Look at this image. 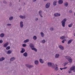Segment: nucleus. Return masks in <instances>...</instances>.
Listing matches in <instances>:
<instances>
[{"mask_svg": "<svg viewBox=\"0 0 75 75\" xmlns=\"http://www.w3.org/2000/svg\"><path fill=\"white\" fill-rule=\"evenodd\" d=\"M30 46L31 47V48H32V50H34V51H35L36 52L37 51V50L34 48V45L33 44H30Z\"/></svg>", "mask_w": 75, "mask_h": 75, "instance_id": "obj_1", "label": "nucleus"}, {"mask_svg": "<svg viewBox=\"0 0 75 75\" xmlns=\"http://www.w3.org/2000/svg\"><path fill=\"white\" fill-rule=\"evenodd\" d=\"M65 58L68 60L69 62L70 63H72V59H71L70 57L66 56Z\"/></svg>", "mask_w": 75, "mask_h": 75, "instance_id": "obj_2", "label": "nucleus"}, {"mask_svg": "<svg viewBox=\"0 0 75 75\" xmlns=\"http://www.w3.org/2000/svg\"><path fill=\"white\" fill-rule=\"evenodd\" d=\"M67 21V19L65 18L64 19L63 21H62V25L63 27H65V21Z\"/></svg>", "mask_w": 75, "mask_h": 75, "instance_id": "obj_3", "label": "nucleus"}, {"mask_svg": "<svg viewBox=\"0 0 75 75\" xmlns=\"http://www.w3.org/2000/svg\"><path fill=\"white\" fill-rule=\"evenodd\" d=\"M48 66H54V64L52 63L48 62Z\"/></svg>", "mask_w": 75, "mask_h": 75, "instance_id": "obj_4", "label": "nucleus"}, {"mask_svg": "<svg viewBox=\"0 0 75 75\" xmlns=\"http://www.w3.org/2000/svg\"><path fill=\"white\" fill-rule=\"evenodd\" d=\"M50 3H47L46 5V8H48L50 7Z\"/></svg>", "mask_w": 75, "mask_h": 75, "instance_id": "obj_5", "label": "nucleus"}, {"mask_svg": "<svg viewBox=\"0 0 75 75\" xmlns=\"http://www.w3.org/2000/svg\"><path fill=\"white\" fill-rule=\"evenodd\" d=\"M75 66H73L70 69V71H73L74 70H75Z\"/></svg>", "mask_w": 75, "mask_h": 75, "instance_id": "obj_6", "label": "nucleus"}, {"mask_svg": "<svg viewBox=\"0 0 75 75\" xmlns=\"http://www.w3.org/2000/svg\"><path fill=\"white\" fill-rule=\"evenodd\" d=\"M54 16L55 17H58V16H60V14L59 13H56L54 14Z\"/></svg>", "mask_w": 75, "mask_h": 75, "instance_id": "obj_7", "label": "nucleus"}, {"mask_svg": "<svg viewBox=\"0 0 75 75\" xmlns=\"http://www.w3.org/2000/svg\"><path fill=\"white\" fill-rule=\"evenodd\" d=\"M59 4H62L63 3V1L62 0H59L58 1Z\"/></svg>", "mask_w": 75, "mask_h": 75, "instance_id": "obj_8", "label": "nucleus"}, {"mask_svg": "<svg viewBox=\"0 0 75 75\" xmlns=\"http://www.w3.org/2000/svg\"><path fill=\"white\" fill-rule=\"evenodd\" d=\"M59 47L60 48L61 50H64V47H63L61 45H59Z\"/></svg>", "mask_w": 75, "mask_h": 75, "instance_id": "obj_9", "label": "nucleus"}, {"mask_svg": "<svg viewBox=\"0 0 75 75\" xmlns=\"http://www.w3.org/2000/svg\"><path fill=\"white\" fill-rule=\"evenodd\" d=\"M23 23L22 21L20 23V26L21 27H23Z\"/></svg>", "mask_w": 75, "mask_h": 75, "instance_id": "obj_10", "label": "nucleus"}, {"mask_svg": "<svg viewBox=\"0 0 75 75\" xmlns=\"http://www.w3.org/2000/svg\"><path fill=\"white\" fill-rule=\"evenodd\" d=\"M8 45V42H7L6 43L4 44V47H6L7 45Z\"/></svg>", "mask_w": 75, "mask_h": 75, "instance_id": "obj_11", "label": "nucleus"}, {"mask_svg": "<svg viewBox=\"0 0 75 75\" xmlns=\"http://www.w3.org/2000/svg\"><path fill=\"white\" fill-rule=\"evenodd\" d=\"M25 52V49L23 48H22V50L21 51V53H23V52Z\"/></svg>", "mask_w": 75, "mask_h": 75, "instance_id": "obj_12", "label": "nucleus"}, {"mask_svg": "<svg viewBox=\"0 0 75 75\" xmlns=\"http://www.w3.org/2000/svg\"><path fill=\"white\" fill-rule=\"evenodd\" d=\"M65 36H62V37H60V39L61 40H63V39H65Z\"/></svg>", "mask_w": 75, "mask_h": 75, "instance_id": "obj_13", "label": "nucleus"}, {"mask_svg": "<svg viewBox=\"0 0 75 75\" xmlns=\"http://www.w3.org/2000/svg\"><path fill=\"white\" fill-rule=\"evenodd\" d=\"M15 59H16L15 58L12 57L11 59L10 60L11 61H14V60H15Z\"/></svg>", "mask_w": 75, "mask_h": 75, "instance_id": "obj_14", "label": "nucleus"}, {"mask_svg": "<svg viewBox=\"0 0 75 75\" xmlns=\"http://www.w3.org/2000/svg\"><path fill=\"white\" fill-rule=\"evenodd\" d=\"M57 1H54L53 2L54 6H56L57 5Z\"/></svg>", "mask_w": 75, "mask_h": 75, "instance_id": "obj_15", "label": "nucleus"}, {"mask_svg": "<svg viewBox=\"0 0 75 75\" xmlns=\"http://www.w3.org/2000/svg\"><path fill=\"white\" fill-rule=\"evenodd\" d=\"M59 55L58 54H56L55 55V57L56 58H58L59 57Z\"/></svg>", "mask_w": 75, "mask_h": 75, "instance_id": "obj_16", "label": "nucleus"}, {"mask_svg": "<svg viewBox=\"0 0 75 75\" xmlns=\"http://www.w3.org/2000/svg\"><path fill=\"white\" fill-rule=\"evenodd\" d=\"M29 41V40L28 39H27L26 40H25L23 42L24 43H26V42H28Z\"/></svg>", "mask_w": 75, "mask_h": 75, "instance_id": "obj_17", "label": "nucleus"}, {"mask_svg": "<svg viewBox=\"0 0 75 75\" xmlns=\"http://www.w3.org/2000/svg\"><path fill=\"white\" fill-rule=\"evenodd\" d=\"M19 17H20V18H22V19L25 18V16H20Z\"/></svg>", "mask_w": 75, "mask_h": 75, "instance_id": "obj_18", "label": "nucleus"}, {"mask_svg": "<svg viewBox=\"0 0 75 75\" xmlns=\"http://www.w3.org/2000/svg\"><path fill=\"white\" fill-rule=\"evenodd\" d=\"M41 13H42V11H39V13L41 17H42V16L41 15Z\"/></svg>", "mask_w": 75, "mask_h": 75, "instance_id": "obj_19", "label": "nucleus"}, {"mask_svg": "<svg viewBox=\"0 0 75 75\" xmlns=\"http://www.w3.org/2000/svg\"><path fill=\"white\" fill-rule=\"evenodd\" d=\"M4 58L2 57L0 59V61H3V60H4Z\"/></svg>", "mask_w": 75, "mask_h": 75, "instance_id": "obj_20", "label": "nucleus"}, {"mask_svg": "<svg viewBox=\"0 0 75 75\" xmlns=\"http://www.w3.org/2000/svg\"><path fill=\"white\" fill-rule=\"evenodd\" d=\"M35 63L36 65L38 64V60H35Z\"/></svg>", "mask_w": 75, "mask_h": 75, "instance_id": "obj_21", "label": "nucleus"}, {"mask_svg": "<svg viewBox=\"0 0 75 75\" xmlns=\"http://www.w3.org/2000/svg\"><path fill=\"white\" fill-rule=\"evenodd\" d=\"M68 5V3L67 2H66L64 4V6L65 7H67Z\"/></svg>", "mask_w": 75, "mask_h": 75, "instance_id": "obj_22", "label": "nucleus"}, {"mask_svg": "<svg viewBox=\"0 0 75 75\" xmlns=\"http://www.w3.org/2000/svg\"><path fill=\"white\" fill-rule=\"evenodd\" d=\"M11 51L9 50L8 51V52H7L8 54H11Z\"/></svg>", "mask_w": 75, "mask_h": 75, "instance_id": "obj_23", "label": "nucleus"}, {"mask_svg": "<svg viewBox=\"0 0 75 75\" xmlns=\"http://www.w3.org/2000/svg\"><path fill=\"white\" fill-rule=\"evenodd\" d=\"M4 35V34L3 33H2L0 35V37H3Z\"/></svg>", "mask_w": 75, "mask_h": 75, "instance_id": "obj_24", "label": "nucleus"}, {"mask_svg": "<svg viewBox=\"0 0 75 75\" xmlns=\"http://www.w3.org/2000/svg\"><path fill=\"white\" fill-rule=\"evenodd\" d=\"M23 56H24L25 57H27V53H25L23 54Z\"/></svg>", "mask_w": 75, "mask_h": 75, "instance_id": "obj_25", "label": "nucleus"}, {"mask_svg": "<svg viewBox=\"0 0 75 75\" xmlns=\"http://www.w3.org/2000/svg\"><path fill=\"white\" fill-rule=\"evenodd\" d=\"M40 61L41 63H43L44 62V61H43L42 60V59H40Z\"/></svg>", "mask_w": 75, "mask_h": 75, "instance_id": "obj_26", "label": "nucleus"}, {"mask_svg": "<svg viewBox=\"0 0 75 75\" xmlns=\"http://www.w3.org/2000/svg\"><path fill=\"white\" fill-rule=\"evenodd\" d=\"M72 41V40H69L68 42V44H70L71 42Z\"/></svg>", "mask_w": 75, "mask_h": 75, "instance_id": "obj_27", "label": "nucleus"}, {"mask_svg": "<svg viewBox=\"0 0 75 75\" xmlns=\"http://www.w3.org/2000/svg\"><path fill=\"white\" fill-rule=\"evenodd\" d=\"M68 64V62H67L66 63H64V66H65V65H67V64Z\"/></svg>", "mask_w": 75, "mask_h": 75, "instance_id": "obj_28", "label": "nucleus"}, {"mask_svg": "<svg viewBox=\"0 0 75 75\" xmlns=\"http://www.w3.org/2000/svg\"><path fill=\"white\" fill-rule=\"evenodd\" d=\"M40 34L42 37H44V33H40Z\"/></svg>", "mask_w": 75, "mask_h": 75, "instance_id": "obj_29", "label": "nucleus"}, {"mask_svg": "<svg viewBox=\"0 0 75 75\" xmlns=\"http://www.w3.org/2000/svg\"><path fill=\"white\" fill-rule=\"evenodd\" d=\"M68 26L69 27H71L72 26V24H70Z\"/></svg>", "mask_w": 75, "mask_h": 75, "instance_id": "obj_30", "label": "nucleus"}, {"mask_svg": "<svg viewBox=\"0 0 75 75\" xmlns=\"http://www.w3.org/2000/svg\"><path fill=\"white\" fill-rule=\"evenodd\" d=\"M67 67H65L63 68H60V69L61 70H62L63 69H67Z\"/></svg>", "mask_w": 75, "mask_h": 75, "instance_id": "obj_31", "label": "nucleus"}, {"mask_svg": "<svg viewBox=\"0 0 75 75\" xmlns=\"http://www.w3.org/2000/svg\"><path fill=\"white\" fill-rule=\"evenodd\" d=\"M33 38L35 40H36V39H37V37H36L35 36L33 37Z\"/></svg>", "mask_w": 75, "mask_h": 75, "instance_id": "obj_32", "label": "nucleus"}, {"mask_svg": "<svg viewBox=\"0 0 75 75\" xmlns=\"http://www.w3.org/2000/svg\"><path fill=\"white\" fill-rule=\"evenodd\" d=\"M6 50H9L10 49V46L7 47L6 48Z\"/></svg>", "mask_w": 75, "mask_h": 75, "instance_id": "obj_33", "label": "nucleus"}, {"mask_svg": "<svg viewBox=\"0 0 75 75\" xmlns=\"http://www.w3.org/2000/svg\"><path fill=\"white\" fill-rule=\"evenodd\" d=\"M66 41V40L65 39L63 40L62 41V43H64V42H65V41Z\"/></svg>", "mask_w": 75, "mask_h": 75, "instance_id": "obj_34", "label": "nucleus"}, {"mask_svg": "<svg viewBox=\"0 0 75 75\" xmlns=\"http://www.w3.org/2000/svg\"><path fill=\"white\" fill-rule=\"evenodd\" d=\"M13 18V17H10L9 18V20H11Z\"/></svg>", "mask_w": 75, "mask_h": 75, "instance_id": "obj_35", "label": "nucleus"}, {"mask_svg": "<svg viewBox=\"0 0 75 75\" xmlns=\"http://www.w3.org/2000/svg\"><path fill=\"white\" fill-rule=\"evenodd\" d=\"M45 40H43L42 41V43H45Z\"/></svg>", "mask_w": 75, "mask_h": 75, "instance_id": "obj_36", "label": "nucleus"}, {"mask_svg": "<svg viewBox=\"0 0 75 75\" xmlns=\"http://www.w3.org/2000/svg\"><path fill=\"white\" fill-rule=\"evenodd\" d=\"M27 46V45H26V44H23V47H26V46Z\"/></svg>", "mask_w": 75, "mask_h": 75, "instance_id": "obj_37", "label": "nucleus"}, {"mask_svg": "<svg viewBox=\"0 0 75 75\" xmlns=\"http://www.w3.org/2000/svg\"><path fill=\"white\" fill-rule=\"evenodd\" d=\"M32 67V66H27V67H28V68H31Z\"/></svg>", "mask_w": 75, "mask_h": 75, "instance_id": "obj_38", "label": "nucleus"}, {"mask_svg": "<svg viewBox=\"0 0 75 75\" xmlns=\"http://www.w3.org/2000/svg\"><path fill=\"white\" fill-rule=\"evenodd\" d=\"M55 69V70H56V71H57L58 69V68L57 67H56Z\"/></svg>", "mask_w": 75, "mask_h": 75, "instance_id": "obj_39", "label": "nucleus"}, {"mask_svg": "<svg viewBox=\"0 0 75 75\" xmlns=\"http://www.w3.org/2000/svg\"><path fill=\"white\" fill-rule=\"evenodd\" d=\"M54 30V28H53L52 27L50 28V30L51 31H53Z\"/></svg>", "mask_w": 75, "mask_h": 75, "instance_id": "obj_40", "label": "nucleus"}, {"mask_svg": "<svg viewBox=\"0 0 75 75\" xmlns=\"http://www.w3.org/2000/svg\"><path fill=\"white\" fill-rule=\"evenodd\" d=\"M51 67L52 68H55V66H51Z\"/></svg>", "mask_w": 75, "mask_h": 75, "instance_id": "obj_41", "label": "nucleus"}, {"mask_svg": "<svg viewBox=\"0 0 75 75\" xmlns=\"http://www.w3.org/2000/svg\"><path fill=\"white\" fill-rule=\"evenodd\" d=\"M3 42V40H0V43H2Z\"/></svg>", "mask_w": 75, "mask_h": 75, "instance_id": "obj_42", "label": "nucleus"}, {"mask_svg": "<svg viewBox=\"0 0 75 75\" xmlns=\"http://www.w3.org/2000/svg\"><path fill=\"white\" fill-rule=\"evenodd\" d=\"M69 13H72V10H70L69 11Z\"/></svg>", "mask_w": 75, "mask_h": 75, "instance_id": "obj_43", "label": "nucleus"}, {"mask_svg": "<svg viewBox=\"0 0 75 75\" xmlns=\"http://www.w3.org/2000/svg\"><path fill=\"white\" fill-rule=\"evenodd\" d=\"M7 25H8V26H10L11 25V24H8Z\"/></svg>", "mask_w": 75, "mask_h": 75, "instance_id": "obj_44", "label": "nucleus"}, {"mask_svg": "<svg viewBox=\"0 0 75 75\" xmlns=\"http://www.w3.org/2000/svg\"><path fill=\"white\" fill-rule=\"evenodd\" d=\"M4 3H5V4H6V3H7V2H6L5 1H4Z\"/></svg>", "mask_w": 75, "mask_h": 75, "instance_id": "obj_45", "label": "nucleus"}, {"mask_svg": "<svg viewBox=\"0 0 75 75\" xmlns=\"http://www.w3.org/2000/svg\"><path fill=\"white\" fill-rule=\"evenodd\" d=\"M68 72H69V73L70 74V73H71V72H72L71 71H68Z\"/></svg>", "mask_w": 75, "mask_h": 75, "instance_id": "obj_46", "label": "nucleus"}, {"mask_svg": "<svg viewBox=\"0 0 75 75\" xmlns=\"http://www.w3.org/2000/svg\"><path fill=\"white\" fill-rule=\"evenodd\" d=\"M37 1V0H33V2L34 1Z\"/></svg>", "mask_w": 75, "mask_h": 75, "instance_id": "obj_47", "label": "nucleus"}, {"mask_svg": "<svg viewBox=\"0 0 75 75\" xmlns=\"http://www.w3.org/2000/svg\"><path fill=\"white\" fill-rule=\"evenodd\" d=\"M35 20H36V21H37V20H38V18H36L35 19Z\"/></svg>", "mask_w": 75, "mask_h": 75, "instance_id": "obj_48", "label": "nucleus"}, {"mask_svg": "<svg viewBox=\"0 0 75 75\" xmlns=\"http://www.w3.org/2000/svg\"><path fill=\"white\" fill-rule=\"evenodd\" d=\"M26 66H31V65H29L28 64H26Z\"/></svg>", "mask_w": 75, "mask_h": 75, "instance_id": "obj_49", "label": "nucleus"}, {"mask_svg": "<svg viewBox=\"0 0 75 75\" xmlns=\"http://www.w3.org/2000/svg\"><path fill=\"white\" fill-rule=\"evenodd\" d=\"M74 36H75V34H74Z\"/></svg>", "mask_w": 75, "mask_h": 75, "instance_id": "obj_50", "label": "nucleus"}, {"mask_svg": "<svg viewBox=\"0 0 75 75\" xmlns=\"http://www.w3.org/2000/svg\"><path fill=\"white\" fill-rule=\"evenodd\" d=\"M20 0L19 1V2H20Z\"/></svg>", "mask_w": 75, "mask_h": 75, "instance_id": "obj_51", "label": "nucleus"}, {"mask_svg": "<svg viewBox=\"0 0 75 75\" xmlns=\"http://www.w3.org/2000/svg\"><path fill=\"white\" fill-rule=\"evenodd\" d=\"M45 0V1L47 0Z\"/></svg>", "mask_w": 75, "mask_h": 75, "instance_id": "obj_52", "label": "nucleus"}, {"mask_svg": "<svg viewBox=\"0 0 75 75\" xmlns=\"http://www.w3.org/2000/svg\"><path fill=\"white\" fill-rule=\"evenodd\" d=\"M56 66H57V65H56Z\"/></svg>", "mask_w": 75, "mask_h": 75, "instance_id": "obj_53", "label": "nucleus"}, {"mask_svg": "<svg viewBox=\"0 0 75 75\" xmlns=\"http://www.w3.org/2000/svg\"><path fill=\"white\" fill-rule=\"evenodd\" d=\"M57 75H59V74H58Z\"/></svg>", "mask_w": 75, "mask_h": 75, "instance_id": "obj_54", "label": "nucleus"}]
</instances>
